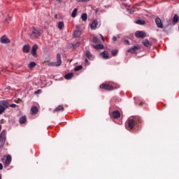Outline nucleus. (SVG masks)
I'll use <instances>...</instances> for the list:
<instances>
[{
    "instance_id": "nucleus-10",
    "label": "nucleus",
    "mask_w": 179,
    "mask_h": 179,
    "mask_svg": "<svg viewBox=\"0 0 179 179\" xmlns=\"http://www.w3.org/2000/svg\"><path fill=\"white\" fill-rule=\"evenodd\" d=\"M135 36L137 38H144V37H146V34L143 31H137Z\"/></svg>"
},
{
    "instance_id": "nucleus-19",
    "label": "nucleus",
    "mask_w": 179,
    "mask_h": 179,
    "mask_svg": "<svg viewBox=\"0 0 179 179\" xmlns=\"http://www.w3.org/2000/svg\"><path fill=\"white\" fill-rule=\"evenodd\" d=\"M93 47L95 48V50H103V48H104V45H103V44H97L93 45Z\"/></svg>"
},
{
    "instance_id": "nucleus-42",
    "label": "nucleus",
    "mask_w": 179,
    "mask_h": 179,
    "mask_svg": "<svg viewBox=\"0 0 179 179\" xmlns=\"http://www.w3.org/2000/svg\"><path fill=\"white\" fill-rule=\"evenodd\" d=\"M5 90H10V87H6Z\"/></svg>"
},
{
    "instance_id": "nucleus-12",
    "label": "nucleus",
    "mask_w": 179,
    "mask_h": 179,
    "mask_svg": "<svg viewBox=\"0 0 179 179\" xmlns=\"http://www.w3.org/2000/svg\"><path fill=\"white\" fill-rule=\"evenodd\" d=\"M37 48H38V45H37V44L33 45L32 50L31 51V54L33 55V57H36L37 55Z\"/></svg>"
},
{
    "instance_id": "nucleus-35",
    "label": "nucleus",
    "mask_w": 179,
    "mask_h": 179,
    "mask_svg": "<svg viewBox=\"0 0 179 179\" xmlns=\"http://www.w3.org/2000/svg\"><path fill=\"white\" fill-rule=\"evenodd\" d=\"M77 2H89L90 0H76Z\"/></svg>"
},
{
    "instance_id": "nucleus-1",
    "label": "nucleus",
    "mask_w": 179,
    "mask_h": 179,
    "mask_svg": "<svg viewBox=\"0 0 179 179\" xmlns=\"http://www.w3.org/2000/svg\"><path fill=\"white\" fill-rule=\"evenodd\" d=\"M141 122H142V120L140 117L135 119L129 118L126 122V127L129 129H134L136 124H140Z\"/></svg>"
},
{
    "instance_id": "nucleus-41",
    "label": "nucleus",
    "mask_w": 179,
    "mask_h": 179,
    "mask_svg": "<svg viewBox=\"0 0 179 179\" xmlns=\"http://www.w3.org/2000/svg\"><path fill=\"white\" fill-rule=\"evenodd\" d=\"M3 169V166L0 163V170H2Z\"/></svg>"
},
{
    "instance_id": "nucleus-38",
    "label": "nucleus",
    "mask_w": 179,
    "mask_h": 179,
    "mask_svg": "<svg viewBox=\"0 0 179 179\" xmlns=\"http://www.w3.org/2000/svg\"><path fill=\"white\" fill-rule=\"evenodd\" d=\"M99 36H100V37H101L102 41H104V37L103 36V35L99 34Z\"/></svg>"
},
{
    "instance_id": "nucleus-44",
    "label": "nucleus",
    "mask_w": 179,
    "mask_h": 179,
    "mask_svg": "<svg viewBox=\"0 0 179 179\" xmlns=\"http://www.w3.org/2000/svg\"><path fill=\"white\" fill-rule=\"evenodd\" d=\"M56 1H57L58 2H61L62 0H56Z\"/></svg>"
},
{
    "instance_id": "nucleus-39",
    "label": "nucleus",
    "mask_w": 179,
    "mask_h": 179,
    "mask_svg": "<svg viewBox=\"0 0 179 179\" xmlns=\"http://www.w3.org/2000/svg\"><path fill=\"white\" fill-rule=\"evenodd\" d=\"M113 41H117V38H116L115 36H113Z\"/></svg>"
},
{
    "instance_id": "nucleus-46",
    "label": "nucleus",
    "mask_w": 179,
    "mask_h": 179,
    "mask_svg": "<svg viewBox=\"0 0 179 179\" xmlns=\"http://www.w3.org/2000/svg\"><path fill=\"white\" fill-rule=\"evenodd\" d=\"M0 179H1V176H0Z\"/></svg>"
},
{
    "instance_id": "nucleus-6",
    "label": "nucleus",
    "mask_w": 179,
    "mask_h": 179,
    "mask_svg": "<svg viewBox=\"0 0 179 179\" xmlns=\"http://www.w3.org/2000/svg\"><path fill=\"white\" fill-rule=\"evenodd\" d=\"M1 162L3 163H4L5 167H8V166H9V164H10V163H12V157L10 155H8L6 156V159H1Z\"/></svg>"
},
{
    "instance_id": "nucleus-43",
    "label": "nucleus",
    "mask_w": 179,
    "mask_h": 179,
    "mask_svg": "<svg viewBox=\"0 0 179 179\" xmlns=\"http://www.w3.org/2000/svg\"><path fill=\"white\" fill-rule=\"evenodd\" d=\"M85 64H87V62H89V60L87 59H85Z\"/></svg>"
},
{
    "instance_id": "nucleus-28",
    "label": "nucleus",
    "mask_w": 179,
    "mask_h": 179,
    "mask_svg": "<svg viewBox=\"0 0 179 179\" xmlns=\"http://www.w3.org/2000/svg\"><path fill=\"white\" fill-rule=\"evenodd\" d=\"M77 13H78V8H75L71 13V17H76Z\"/></svg>"
},
{
    "instance_id": "nucleus-30",
    "label": "nucleus",
    "mask_w": 179,
    "mask_h": 179,
    "mask_svg": "<svg viewBox=\"0 0 179 179\" xmlns=\"http://www.w3.org/2000/svg\"><path fill=\"white\" fill-rule=\"evenodd\" d=\"M145 20H138L136 21V24H137L143 25V24H145Z\"/></svg>"
},
{
    "instance_id": "nucleus-15",
    "label": "nucleus",
    "mask_w": 179,
    "mask_h": 179,
    "mask_svg": "<svg viewBox=\"0 0 179 179\" xmlns=\"http://www.w3.org/2000/svg\"><path fill=\"white\" fill-rule=\"evenodd\" d=\"M98 24H99V23L97 22V20H94L90 24V29H91V30H96V28L97 27Z\"/></svg>"
},
{
    "instance_id": "nucleus-18",
    "label": "nucleus",
    "mask_w": 179,
    "mask_h": 179,
    "mask_svg": "<svg viewBox=\"0 0 179 179\" xmlns=\"http://www.w3.org/2000/svg\"><path fill=\"white\" fill-rule=\"evenodd\" d=\"M142 43L143 45H145V47H150L152 45V44H150V42H149V40L148 39H145L144 41H143Z\"/></svg>"
},
{
    "instance_id": "nucleus-26",
    "label": "nucleus",
    "mask_w": 179,
    "mask_h": 179,
    "mask_svg": "<svg viewBox=\"0 0 179 179\" xmlns=\"http://www.w3.org/2000/svg\"><path fill=\"white\" fill-rule=\"evenodd\" d=\"M20 124H24L27 121L26 116H22V117L20 118Z\"/></svg>"
},
{
    "instance_id": "nucleus-21",
    "label": "nucleus",
    "mask_w": 179,
    "mask_h": 179,
    "mask_svg": "<svg viewBox=\"0 0 179 179\" xmlns=\"http://www.w3.org/2000/svg\"><path fill=\"white\" fill-rule=\"evenodd\" d=\"M59 111H64L63 106H59L54 110V113H58Z\"/></svg>"
},
{
    "instance_id": "nucleus-5",
    "label": "nucleus",
    "mask_w": 179,
    "mask_h": 179,
    "mask_svg": "<svg viewBox=\"0 0 179 179\" xmlns=\"http://www.w3.org/2000/svg\"><path fill=\"white\" fill-rule=\"evenodd\" d=\"M6 141V130H3L0 134V148H2L5 145Z\"/></svg>"
},
{
    "instance_id": "nucleus-33",
    "label": "nucleus",
    "mask_w": 179,
    "mask_h": 179,
    "mask_svg": "<svg viewBox=\"0 0 179 179\" xmlns=\"http://www.w3.org/2000/svg\"><path fill=\"white\" fill-rule=\"evenodd\" d=\"M83 66H77L75 67L74 71H80V69H82Z\"/></svg>"
},
{
    "instance_id": "nucleus-4",
    "label": "nucleus",
    "mask_w": 179,
    "mask_h": 179,
    "mask_svg": "<svg viewBox=\"0 0 179 179\" xmlns=\"http://www.w3.org/2000/svg\"><path fill=\"white\" fill-rule=\"evenodd\" d=\"M6 108H8V102L6 101H0V115L5 113Z\"/></svg>"
},
{
    "instance_id": "nucleus-22",
    "label": "nucleus",
    "mask_w": 179,
    "mask_h": 179,
    "mask_svg": "<svg viewBox=\"0 0 179 179\" xmlns=\"http://www.w3.org/2000/svg\"><path fill=\"white\" fill-rule=\"evenodd\" d=\"M85 55L87 58H88V59H93V55H92V53H90V51L87 50Z\"/></svg>"
},
{
    "instance_id": "nucleus-13",
    "label": "nucleus",
    "mask_w": 179,
    "mask_h": 179,
    "mask_svg": "<svg viewBox=\"0 0 179 179\" xmlns=\"http://www.w3.org/2000/svg\"><path fill=\"white\" fill-rule=\"evenodd\" d=\"M111 117H113V118H120V117H121V113H120V111L118 110H115L112 112Z\"/></svg>"
},
{
    "instance_id": "nucleus-25",
    "label": "nucleus",
    "mask_w": 179,
    "mask_h": 179,
    "mask_svg": "<svg viewBox=\"0 0 179 179\" xmlns=\"http://www.w3.org/2000/svg\"><path fill=\"white\" fill-rule=\"evenodd\" d=\"M64 22H59V23H58L59 30H62V29H64Z\"/></svg>"
},
{
    "instance_id": "nucleus-31",
    "label": "nucleus",
    "mask_w": 179,
    "mask_h": 179,
    "mask_svg": "<svg viewBox=\"0 0 179 179\" xmlns=\"http://www.w3.org/2000/svg\"><path fill=\"white\" fill-rule=\"evenodd\" d=\"M29 68H30L31 69H33V68H34V66H36V63L35 62H31L29 64Z\"/></svg>"
},
{
    "instance_id": "nucleus-23",
    "label": "nucleus",
    "mask_w": 179,
    "mask_h": 179,
    "mask_svg": "<svg viewBox=\"0 0 179 179\" xmlns=\"http://www.w3.org/2000/svg\"><path fill=\"white\" fill-rule=\"evenodd\" d=\"M73 76V73H69L64 76V78L67 80H69V79H71V78Z\"/></svg>"
},
{
    "instance_id": "nucleus-32",
    "label": "nucleus",
    "mask_w": 179,
    "mask_h": 179,
    "mask_svg": "<svg viewBox=\"0 0 179 179\" xmlns=\"http://www.w3.org/2000/svg\"><path fill=\"white\" fill-rule=\"evenodd\" d=\"M111 54L113 57H115V55H117V54H118V51L117 50H113L111 51Z\"/></svg>"
},
{
    "instance_id": "nucleus-40",
    "label": "nucleus",
    "mask_w": 179,
    "mask_h": 179,
    "mask_svg": "<svg viewBox=\"0 0 179 179\" xmlns=\"http://www.w3.org/2000/svg\"><path fill=\"white\" fill-rule=\"evenodd\" d=\"M134 12H135V10H131L129 11V13H130L131 15H132V13H134Z\"/></svg>"
},
{
    "instance_id": "nucleus-3",
    "label": "nucleus",
    "mask_w": 179,
    "mask_h": 179,
    "mask_svg": "<svg viewBox=\"0 0 179 179\" xmlns=\"http://www.w3.org/2000/svg\"><path fill=\"white\" fill-rule=\"evenodd\" d=\"M62 60L61 59V55H57V62H50L48 64V66H61Z\"/></svg>"
},
{
    "instance_id": "nucleus-17",
    "label": "nucleus",
    "mask_w": 179,
    "mask_h": 179,
    "mask_svg": "<svg viewBox=\"0 0 179 179\" xmlns=\"http://www.w3.org/2000/svg\"><path fill=\"white\" fill-rule=\"evenodd\" d=\"M37 113H38V108H37V106H33L31 108V113L34 115L36 114Z\"/></svg>"
},
{
    "instance_id": "nucleus-29",
    "label": "nucleus",
    "mask_w": 179,
    "mask_h": 179,
    "mask_svg": "<svg viewBox=\"0 0 179 179\" xmlns=\"http://www.w3.org/2000/svg\"><path fill=\"white\" fill-rule=\"evenodd\" d=\"M92 42L95 43H100V38H97V36H94L92 38Z\"/></svg>"
},
{
    "instance_id": "nucleus-27",
    "label": "nucleus",
    "mask_w": 179,
    "mask_h": 179,
    "mask_svg": "<svg viewBox=\"0 0 179 179\" xmlns=\"http://www.w3.org/2000/svg\"><path fill=\"white\" fill-rule=\"evenodd\" d=\"M81 19L83 20V22H86L87 20V14L84 13L81 15Z\"/></svg>"
},
{
    "instance_id": "nucleus-8",
    "label": "nucleus",
    "mask_w": 179,
    "mask_h": 179,
    "mask_svg": "<svg viewBox=\"0 0 179 179\" xmlns=\"http://www.w3.org/2000/svg\"><path fill=\"white\" fill-rule=\"evenodd\" d=\"M141 50V46L138 45L134 46L133 48H131L130 49L127 50V52H131V54H136L138 51Z\"/></svg>"
},
{
    "instance_id": "nucleus-9",
    "label": "nucleus",
    "mask_w": 179,
    "mask_h": 179,
    "mask_svg": "<svg viewBox=\"0 0 179 179\" xmlns=\"http://www.w3.org/2000/svg\"><path fill=\"white\" fill-rule=\"evenodd\" d=\"M100 89H103L104 90H114V87L108 84H101Z\"/></svg>"
},
{
    "instance_id": "nucleus-7",
    "label": "nucleus",
    "mask_w": 179,
    "mask_h": 179,
    "mask_svg": "<svg viewBox=\"0 0 179 179\" xmlns=\"http://www.w3.org/2000/svg\"><path fill=\"white\" fill-rule=\"evenodd\" d=\"M82 35V28L79 25H76V29L74 31L73 37H80Z\"/></svg>"
},
{
    "instance_id": "nucleus-20",
    "label": "nucleus",
    "mask_w": 179,
    "mask_h": 179,
    "mask_svg": "<svg viewBox=\"0 0 179 179\" xmlns=\"http://www.w3.org/2000/svg\"><path fill=\"white\" fill-rule=\"evenodd\" d=\"M101 57H102V58H103L104 59H108V52L103 51V52L101 53Z\"/></svg>"
},
{
    "instance_id": "nucleus-14",
    "label": "nucleus",
    "mask_w": 179,
    "mask_h": 179,
    "mask_svg": "<svg viewBox=\"0 0 179 179\" xmlns=\"http://www.w3.org/2000/svg\"><path fill=\"white\" fill-rule=\"evenodd\" d=\"M1 43H2V44H8L10 43V40H9V38H8L6 36H3L1 38Z\"/></svg>"
},
{
    "instance_id": "nucleus-34",
    "label": "nucleus",
    "mask_w": 179,
    "mask_h": 179,
    "mask_svg": "<svg viewBox=\"0 0 179 179\" xmlns=\"http://www.w3.org/2000/svg\"><path fill=\"white\" fill-rule=\"evenodd\" d=\"M34 94H41V90H38L34 92Z\"/></svg>"
},
{
    "instance_id": "nucleus-37",
    "label": "nucleus",
    "mask_w": 179,
    "mask_h": 179,
    "mask_svg": "<svg viewBox=\"0 0 179 179\" xmlns=\"http://www.w3.org/2000/svg\"><path fill=\"white\" fill-rule=\"evenodd\" d=\"M10 107H12V108H15V107H16V104L15 103L10 104Z\"/></svg>"
},
{
    "instance_id": "nucleus-11",
    "label": "nucleus",
    "mask_w": 179,
    "mask_h": 179,
    "mask_svg": "<svg viewBox=\"0 0 179 179\" xmlns=\"http://www.w3.org/2000/svg\"><path fill=\"white\" fill-rule=\"evenodd\" d=\"M155 23L159 29H163V23L162 22V19L159 17L156 18Z\"/></svg>"
},
{
    "instance_id": "nucleus-45",
    "label": "nucleus",
    "mask_w": 179,
    "mask_h": 179,
    "mask_svg": "<svg viewBox=\"0 0 179 179\" xmlns=\"http://www.w3.org/2000/svg\"><path fill=\"white\" fill-rule=\"evenodd\" d=\"M1 129H2V126L1 125H0V131H1Z\"/></svg>"
},
{
    "instance_id": "nucleus-24",
    "label": "nucleus",
    "mask_w": 179,
    "mask_h": 179,
    "mask_svg": "<svg viewBox=\"0 0 179 179\" xmlns=\"http://www.w3.org/2000/svg\"><path fill=\"white\" fill-rule=\"evenodd\" d=\"M178 22H179V17L177 14H175L174 17L173 18V23H177Z\"/></svg>"
},
{
    "instance_id": "nucleus-16",
    "label": "nucleus",
    "mask_w": 179,
    "mask_h": 179,
    "mask_svg": "<svg viewBox=\"0 0 179 179\" xmlns=\"http://www.w3.org/2000/svg\"><path fill=\"white\" fill-rule=\"evenodd\" d=\"M22 51L25 54H28L30 52V46L29 45H24L22 48Z\"/></svg>"
},
{
    "instance_id": "nucleus-36",
    "label": "nucleus",
    "mask_w": 179,
    "mask_h": 179,
    "mask_svg": "<svg viewBox=\"0 0 179 179\" xmlns=\"http://www.w3.org/2000/svg\"><path fill=\"white\" fill-rule=\"evenodd\" d=\"M124 44H127V45H129V41L128 40H124Z\"/></svg>"
},
{
    "instance_id": "nucleus-2",
    "label": "nucleus",
    "mask_w": 179,
    "mask_h": 179,
    "mask_svg": "<svg viewBox=\"0 0 179 179\" xmlns=\"http://www.w3.org/2000/svg\"><path fill=\"white\" fill-rule=\"evenodd\" d=\"M41 36V29L40 28L31 29V38H38Z\"/></svg>"
}]
</instances>
